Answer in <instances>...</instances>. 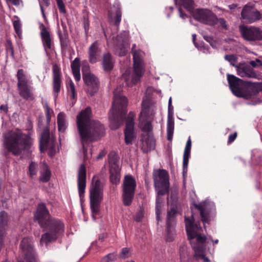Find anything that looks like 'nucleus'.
I'll use <instances>...</instances> for the list:
<instances>
[{"mask_svg": "<svg viewBox=\"0 0 262 262\" xmlns=\"http://www.w3.org/2000/svg\"><path fill=\"white\" fill-rule=\"evenodd\" d=\"M141 142V148L143 152L147 153L155 148L156 140L152 134H142Z\"/></svg>", "mask_w": 262, "mask_h": 262, "instance_id": "obj_24", "label": "nucleus"}, {"mask_svg": "<svg viewBox=\"0 0 262 262\" xmlns=\"http://www.w3.org/2000/svg\"><path fill=\"white\" fill-rule=\"evenodd\" d=\"M121 91L120 86L114 92V101L109 117L110 127L113 130L118 129L123 124L127 113V99L120 94Z\"/></svg>", "mask_w": 262, "mask_h": 262, "instance_id": "obj_4", "label": "nucleus"}, {"mask_svg": "<svg viewBox=\"0 0 262 262\" xmlns=\"http://www.w3.org/2000/svg\"><path fill=\"white\" fill-rule=\"evenodd\" d=\"M181 4L187 10H190L193 7V0H180Z\"/></svg>", "mask_w": 262, "mask_h": 262, "instance_id": "obj_47", "label": "nucleus"}, {"mask_svg": "<svg viewBox=\"0 0 262 262\" xmlns=\"http://www.w3.org/2000/svg\"><path fill=\"white\" fill-rule=\"evenodd\" d=\"M225 59L228 61L230 64L233 67L237 66V65L235 64V62L237 61V58L235 56V55H226L225 56Z\"/></svg>", "mask_w": 262, "mask_h": 262, "instance_id": "obj_49", "label": "nucleus"}, {"mask_svg": "<svg viewBox=\"0 0 262 262\" xmlns=\"http://www.w3.org/2000/svg\"><path fill=\"white\" fill-rule=\"evenodd\" d=\"M40 10H41V14H42V17H43V19L45 21H47V17L45 15V11L43 10V7L41 6V7H40Z\"/></svg>", "mask_w": 262, "mask_h": 262, "instance_id": "obj_62", "label": "nucleus"}, {"mask_svg": "<svg viewBox=\"0 0 262 262\" xmlns=\"http://www.w3.org/2000/svg\"><path fill=\"white\" fill-rule=\"evenodd\" d=\"M77 182L79 195L81 200L84 197L86 187V168L83 164H81L79 168Z\"/></svg>", "mask_w": 262, "mask_h": 262, "instance_id": "obj_22", "label": "nucleus"}, {"mask_svg": "<svg viewBox=\"0 0 262 262\" xmlns=\"http://www.w3.org/2000/svg\"><path fill=\"white\" fill-rule=\"evenodd\" d=\"M0 110L4 111L5 112L8 111V107L6 105H2L0 106Z\"/></svg>", "mask_w": 262, "mask_h": 262, "instance_id": "obj_64", "label": "nucleus"}, {"mask_svg": "<svg viewBox=\"0 0 262 262\" xmlns=\"http://www.w3.org/2000/svg\"><path fill=\"white\" fill-rule=\"evenodd\" d=\"M135 114L130 112L129 113L126 119V127L124 130L125 143L127 145L132 144L133 140L135 138L134 133V118Z\"/></svg>", "mask_w": 262, "mask_h": 262, "instance_id": "obj_18", "label": "nucleus"}, {"mask_svg": "<svg viewBox=\"0 0 262 262\" xmlns=\"http://www.w3.org/2000/svg\"><path fill=\"white\" fill-rule=\"evenodd\" d=\"M103 186L99 180L93 179V182L90 189V199L91 209L94 217L99 214L100 203L103 199Z\"/></svg>", "mask_w": 262, "mask_h": 262, "instance_id": "obj_7", "label": "nucleus"}, {"mask_svg": "<svg viewBox=\"0 0 262 262\" xmlns=\"http://www.w3.org/2000/svg\"><path fill=\"white\" fill-rule=\"evenodd\" d=\"M53 71V91L54 96L57 97L60 92L61 87V74L60 69L56 64H54L52 67Z\"/></svg>", "mask_w": 262, "mask_h": 262, "instance_id": "obj_20", "label": "nucleus"}, {"mask_svg": "<svg viewBox=\"0 0 262 262\" xmlns=\"http://www.w3.org/2000/svg\"><path fill=\"white\" fill-rule=\"evenodd\" d=\"M10 216L4 210L0 212V236L5 237L9 228Z\"/></svg>", "mask_w": 262, "mask_h": 262, "instance_id": "obj_27", "label": "nucleus"}, {"mask_svg": "<svg viewBox=\"0 0 262 262\" xmlns=\"http://www.w3.org/2000/svg\"><path fill=\"white\" fill-rule=\"evenodd\" d=\"M76 124L84 152L86 151L84 143L97 141L104 135V126L92 119L90 107H87L77 115Z\"/></svg>", "mask_w": 262, "mask_h": 262, "instance_id": "obj_1", "label": "nucleus"}, {"mask_svg": "<svg viewBox=\"0 0 262 262\" xmlns=\"http://www.w3.org/2000/svg\"><path fill=\"white\" fill-rule=\"evenodd\" d=\"M155 114V106L154 103L149 99H144L142 103V111L139 117L140 123L148 120H154Z\"/></svg>", "mask_w": 262, "mask_h": 262, "instance_id": "obj_14", "label": "nucleus"}, {"mask_svg": "<svg viewBox=\"0 0 262 262\" xmlns=\"http://www.w3.org/2000/svg\"><path fill=\"white\" fill-rule=\"evenodd\" d=\"M43 228L48 231L42 234L40 243L41 244L45 243L48 246L49 243L55 241L64 232V225L61 220L52 217Z\"/></svg>", "mask_w": 262, "mask_h": 262, "instance_id": "obj_6", "label": "nucleus"}, {"mask_svg": "<svg viewBox=\"0 0 262 262\" xmlns=\"http://www.w3.org/2000/svg\"><path fill=\"white\" fill-rule=\"evenodd\" d=\"M194 218L192 216V219L185 217L186 230L188 240L196 253L195 256L200 257L203 262H210L209 259L206 257L203 253L205 249V243L207 237L205 235H201L198 233V231L202 230V227L197 224L194 223Z\"/></svg>", "mask_w": 262, "mask_h": 262, "instance_id": "obj_3", "label": "nucleus"}, {"mask_svg": "<svg viewBox=\"0 0 262 262\" xmlns=\"http://www.w3.org/2000/svg\"><path fill=\"white\" fill-rule=\"evenodd\" d=\"M83 24L85 30V33L88 34L90 29V20L89 17V12L84 10L83 12Z\"/></svg>", "mask_w": 262, "mask_h": 262, "instance_id": "obj_39", "label": "nucleus"}, {"mask_svg": "<svg viewBox=\"0 0 262 262\" xmlns=\"http://www.w3.org/2000/svg\"><path fill=\"white\" fill-rule=\"evenodd\" d=\"M116 259V255L114 253H110L104 256L101 259V262H111L115 260Z\"/></svg>", "mask_w": 262, "mask_h": 262, "instance_id": "obj_48", "label": "nucleus"}, {"mask_svg": "<svg viewBox=\"0 0 262 262\" xmlns=\"http://www.w3.org/2000/svg\"><path fill=\"white\" fill-rule=\"evenodd\" d=\"M89 60L91 63H95L101 53V49L99 47L98 41L93 42L89 48Z\"/></svg>", "mask_w": 262, "mask_h": 262, "instance_id": "obj_28", "label": "nucleus"}, {"mask_svg": "<svg viewBox=\"0 0 262 262\" xmlns=\"http://www.w3.org/2000/svg\"><path fill=\"white\" fill-rule=\"evenodd\" d=\"M53 112L52 110L50 108V107L47 105L46 106V117L47 124H49L51 121V113Z\"/></svg>", "mask_w": 262, "mask_h": 262, "instance_id": "obj_52", "label": "nucleus"}, {"mask_svg": "<svg viewBox=\"0 0 262 262\" xmlns=\"http://www.w3.org/2000/svg\"><path fill=\"white\" fill-rule=\"evenodd\" d=\"M52 217L45 204L42 203L38 204L34 213V221L37 222L40 227L42 228L46 226Z\"/></svg>", "mask_w": 262, "mask_h": 262, "instance_id": "obj_13", "label": "nucleus"}, {"mask_svg": "<svg viewBox=\"0 0 262 262\" xmlns=\"http://www.w3.org/2000/svg\"><path fill=\"white\" fill-rule=\"evenodd\" d=\"M37 164L35 162H32L29 167V172L31 178H33V176L37 174Z\"/></svg>", "mask_w": 262, "mask_h": 262, "instance_id": "obj_46", "label": "nucleus"}, {"mask_svg": "<svg viewBox=\"0 0 262 262\" xmlns=\"http://www.w3.org/2000/svg\"><path fill=\"white\" fill-rule=\"evenodd\" d=\"M153 120H148L147 121H145L146 123L142 127V130L145 133V134H152V126L151 124V122Z\"/></svg>", "mask_w": 262, "mask_h": 262, "instance_id": "obj_45", "label": "nucleus"}, {"mask_svg": "<svg viewBox=\"0 0 262 262\" xmlns=\"http://www.w3.org/2000/svg\"><path fill=\"white\" fill-rule=\"evenodd\" d=\"M187 246L185 244L180 246L179 248L180 255L181 258H185L187 255Z\"/></svg>", "mask_w": 262, "mask_h": 262, "instance_id": "obj_50", "label": "nucleus"}, {"mask_svg": "<svg viewBox=\"0 0 262 262\" xmlns=\"http://www.w3.org/2000/svg\"><path fill=\"white\" fill-rule=\"evenodd\" d=\"M204 39L206 40L207 42H208L211 46H212V43L213 42V39L211 36H207V35H204L203 36Z\"/></svg>", "mask_w": 262, "mask_h": 262, "instance_id": "obj_60", "label": "nucleus"}, {"mask_svg": "<svg viewBox=\"0 0 262 262\" xmlns=\"http://www.w3.org/2000/svg\"><path fill=\"white\" fill-rule=\"evenodd\" d=\"M172 110L171 98H170L168 101V117L167 124V139L169 141L172 140L174 130V121L172 116L170 115V112Z\"/></svg>", "mask_w": 262, "mask_h": 262, "instance_id": "obj_29", "label": "nucleus"}, {"mask_svg": "<svg viewBox=\"0 0 262 262\" xmlns=\"http://www.w3.org/2000/svg\"><path fill=\"white\" fill-rule=\"evenodd\" d=\"M48 148L53 149L55 148L54 140L50 138V130L48 126H46L41 134L39 140V149L43 152Z\"/></svg>", "mask_w": 262, "mask_h": 262, "instance_id": "obj_19", "label": "nucleus"}, {"mask_svg": "<svg viewBox=\"0 0 262 262\" xmlns=\"http://www.w3.org/2000/svg\"><path fill=\"white\" fill-rule=\"evenodd\" d=\"M3 147L14 156L21 155L30 149L33 143L30 134H25L19 128L9 130L3 134Z\"/></svg>", "mask_w": 262, "mask_h": 262, "instance_id": "obj_2", "label": "nucleus"}, {"mask_svg": "<svg viewBox=\"0 0 262 262\" xmlns=\"http://www.w3.org/2000/svg\"><path fill=\"white\" fill-rule=\"evenodd\" d=\"M191 147V141L189 137L186 142L185 148L184 149L183 155V174L185 173H187L188 164L189 161V158L190 155V150Z\"/></svg>", "mask_w": 262, "mask_h": 262, "instance_id": "obj_32", "label": "nucleus"}, {"mask_svg": "<svg viewBox=\"0 0 262 262\" xmlns=\"http://www.w3.org/2000/svg\"><path fill=\"white\" fill-rule=\"evenodd\" d=\"M239 29L242 36L247 41H256L262 40V30L258 27L241 25Z\"/></svg>", "mask_w": 262, "mask_h": 262, "instance_id": "obj_11", "label": "nucleus"}, {"mask_svg": "<svg viewBox=\"0 0 262 262\" xmlns=\"http://www.w3.org/2000/svg\"><path fill=\"white\" fill-rule=\"evenodd\" d=\"M126 50L125 46L122 43L117 45L115 47L116 54L120 56H124L126 54Z\"/></svg>", "mask_w": 262, "mask_h": 262, "instance_id": "obj_44", "label": "nucleus"}, {"mask_svg": "<svg viewBox=\"0 0 262 262\" xmlns=\"http://www.w3.org/2000/svg\"><path fill=\"white\" fill-rule=\"evenodd\" d=\"M20 248L25 255V257L35 254L33 246L32 238H24L21 241Z\"/></svg>", "mask_w": 262, "mask_h": 262, "instance_id": "obj_26", "label": "nucleus"}, {"mask_svg": "<svg viewBox=\"0 0 262 262\" xmlns=\"http://www.w3.org/2000/svg\"><path fill=\"white\" fill-rule=\"evenodd\" d=\"M237 136V134L236 132L230 134L228 137V144H230L231 143H232L236 138Z\"/></svg>", "mask_w": 262, "mask_h": 262, "instance_id": "obj_56", "label": "nucleus"}, {"mask_svg": "<svg viewBox=\"0 0 262 262\" xmlns=\"http://www.w3.org/2000/svg\"><path fill=\"white\" fill-rule=\"evenodd\" d=\"M177 214V207L175 205H172L170 210L167 211L166 216L167 233L168 235H172L174 232Z\"/></svg>", "mask_w": 262, "mask_h": 262, "instance_id": "obj_21", "label": "nucleus"}, {"mask_svg": "<svg viewBox=\"0 0 262 262\" xmlns=\"http://www.w3.org/2000/svg\"><path fill=\"white\" fill-rule=\"evenodd\" d=\"M13 26L16 33L19 35L21 33V24L19 20H15Z\"/></svg>", "mask_w": 262, "mask_h": 262, "instance_id": "obj_53", "label": "nucleus"}, {"mask_svg": "<svg viewBox=\"0 0 262 262\" xmlns=\"http://www.w3.org/2000/svg\"><path fill=\"white\" fill-rule=\"evenodd\" d=\"M82 78L87 86V93L91 96H94L99 88L100 82L98 78L92 73L83 74Z\"/></svg>", "mask_w": 262, "mask_h": 262, "instance_id": "obj_17", "label": "nucleus"}, {"mask_svg": "<svg viewBox=\"0 0 262 262\" xmlns=\"http://www.w3.org/2000/svg\"><path fill=\"white\" fill-rule=\"evenodd\" d=\"M110 172V178L111 182L114 184H118L119 183L120 180L119 167H111Z\"/></svg>", "mask_w": 262, "mask_h": 262, "instance_id": "obj_36", "label": "nucleus"}, {"mask_svg": "<svg viewBox=\"0 0 262 262\" xmlns=\"http://www.w3.org/2000/svg\"><path fill=\"white\" fill-rule=\"evenodd\" d=\"M57 2V6L59 8V11L61 13H65L66 12V9L65 8L64 4L62 0H56Z\"/></svg>", "mask_w": 262, "mask_h": 262, "instance_id": "obj_54", "label": "nucleus"}, {"mask_svg": "<svg viewBox=\"0 0 262 262\" xmlns=\"http://www.w3.org/2000/svg\"><path fill=\"white\" fill-rule=\"evenodd\" d=\"M237 75L241 77L255 78L256 73L249 67L243 64L235 66Z\"/></svg>", "mask_w": 262, "mask_h": 262, "instance_id": "obj_31", "label": "nucleus"}, {"mask_svg": "<svg viewBox=\"0 0 262 262\" xmlns=\"http://www.w3.org/2000/svg\"><path fill=\"white\" fill-rule=\"evenodd\" d=\"M39 3H40V7H41V6H46V7H48L49 6L50 3V1L49 0H40L39 1Z\"/></svg>", "mask_w": 262, "mask_h": 262, "instance_id": "obj_59", "label": "nucleus"}, {"mask_svg": "<svg viewBox=\"0 0 262 262\" xmlns=\"http://www.w3.org/2000/svg\"><path fill=\"white\" fill-rule=\"evenodd\" d=\"M51 172L48 166L46 165L43 168V171L40 172L39 181L43 183H47L50 180Z\"/></svg>", "mask_w": 262, "mask_h": 262, "instance_id": "obj_38", "label": "nucleus"}, {"mask_svg": "<svg viewBox=\"0 0 262 262\" xmlns=\"http://www.w3.org/2000/svg\"><path fill=\"white\" fill-rule=\"evenodd\" d=\"M193 17L201 23L213 25L215 24L216 16L208 9H199L195 10L193 13Z\"/></svg>", "mask_w": 262, "mask_h": 262, "instance_id": "obj_15", "label": "nucleus"}, {"mask_svg": "<svg viewBox=\"0 0 262 262\" xmlns=\"http://www.w3.org/2000/svg\"><path fill=\"white\" fill-rule=\"evenodd\" d=\"M215 23H217L220 25V26L223 29L225 30L228 29V27L226 25V21L223 18H217L215 20Z\"/></svg>", "mask_w": 262, "mask_h": 262, "instance_id": "obj_55", "label": "nucleus"}, {"mask_svg": "<svg viewBox=\"0 0 262 262\" xmlns=\"http://www.w3.org/2000/svg\"><path fill=\"white\" fill-rule=\"evenodd\" d=\"M154 186L157 195H164L169 193V182L168 172L164 169H157L153 172Z\"/></svg>", "mask_w": 262, "mask_h": 262, "instance_id": "obj_9", "label": "nucleus"}, {"mask_svg": "<svg viewBox=\"0 0 262 262\" xmlns=\"http://www.w3.org/2000/svg\"><path fill=\"white\" fill-rule=\"evenodd\" d=\"M195 209L200 212L201 221L204 223H209L211 218L213 217V214L208 209V205L206 202H201L198 204H194Z\"/></svg>", "mask_w": 262, "mask_h": 262, "instance_id": "obj_23", "label": "nucleus"}, {"mask_svg": "<svg viewBox=\"0 0 262 262\" xmlns=\"http://www.w3.org/2000/svg\"><path fill=\"white\" fill-rule=\"evenodd\" d=\"M16 77L19 96L25 100L33 101L35 99L33 88L30 84L23 69L18 70Z\"/></svg>", "mask_w": 262, "mask_h": 262, "instance_id": "obj_8", "label": "nucleus"}, {"mask_svg": "<svg viewBox=\"0 0 262 262\" xmlns=\"http://www.w3.org/2000/svg\"><path fill=\"white\" fill-rule=\"evenodd\" d=\"M241 18L251 24L260 19L261 14L253 5L247 4L242 9Z\"/></svg>", "mask_w": 262, "mask_h": 262, "instance_id": "obj_16", "label": "nucleus"}, {"mask_svg": "<svg viewBox=\"0 0 262 262\" xmlns=\"http://www.w3.org/2000/svg\"><path fill=\"white\" fill-rule=\"evenodd\" d=\"M57 123L59 132L64 133L67 127L66 115L63 112L59 113L57 117Z\"/></svg>", "mask_w": 262, "mask_h": 262, "instance_id": "obj_35", "label": "nucleus"}, {"mask_svg": "<svg viewBox=\"0 0 262 262\" xmlns=\"http://www.w3.org/2000/svg\"><path fill=\"white\" fill-rule=\"evenodd\" d=\"M160 196V195H157L156 202V219L158 222H159L160 220V214L161 212V203L162 202V200H161Z\"/></svg>", "mask_w": 262, "mask_h": 262, "instance_id": "obj_40", "label": "nucleus"}, {"mask_svg": "<svg viewBox=\"0 0 262 262\" xmlns=\"http://www.w3.org/2000/svg\"><path fill=\"white\" fill-rule=\"evenodd\" d=\"M103 70L106 72L111 71L114 68V61L110 53L103 55L102 60Z\"/></svg>", "mask_w": 262, "mask_h": 262, "instance_id": "obj_34", "label": "nucleus"}, {"mask_svg": "<svg viewBox=\"0 0 262 262\" xmlns=\"http://www.w3.org/2000/svg\"><path fill=\"white\" fill-rule=\"evenodd\" d=\"M143 217V213L142 211L139 212L136 216V221L137 222H140L142 220Z\"/></svg>", "mask_w": 262, "mask_h": 262, "instance_id": "obj_61", "label": "nucleus"}, {"mask_svg": "<svg viewBox=\"0 0 262 262\" xmlns=\"http://www.w3.org/2000/svg\"><path fill=\"white\" fill-rule=\"evenodd\" d=\"M27 262H37L35 254L31 255L30 256L25 257Z\"/></svg>", "mask_w": 262, "mask_h": 262, "instance_id": "obj_57", "label": "nucleus"}, {"mask_svg": "<svg viewBox=\"0 0 262 262\" xmlns=\"http://www.w3.org/2000/svg\"><path fill=\"white\" fill-rule=\"evenodd\" d=\"M113 8L115 9V15L113 16L112 14H109V21L111 24L118 27L121 20V5L119 3L116 2L113 5Z\"/></svg>", "mask_w": 262, "mask_h": 262, "instance_id": "obj_30", "label": "nucleus"}, {"mask_svg": "<svg viewBox=\"0 0 262 262\" xmlns=\"http://www.w3.org/2000/svg\"><path fill=\"white\" fill-rule=\"evenodd\" d=\"M71 69L73 75L76 81L80 80L81 76L80 73V62L79 58H76L71 63Z\"/></svg>", "mask_w": 262, "mask_h": 262, "instance_id": "obj_33", "label": "nucleus"}, {"mask_svg": "<svg viewBox=\"0 0 262 262\" xmlns=\"http://www.w3.org/2000/svg\"><path fill=\"white\" fill-rule=\"evenodd\" d=\"M179 11L181 17L184 19L185 17H187V15L186 14L183 13L182 9L181 8L179 9Z\"/></svg>", "mask_w": 262, "mask_h": 262, "instance_id": "obj_63", "label": "nucleus"}, {"mask_svg": "<svg viewBox=\"0 0 262 262\" xmlns=\"http://www.w3.org/2000/svg\"><path fill=\"white\" fill-rule=\"evenodd\" d=\"M136 181L131 175H126L123 182L122 199L125 206H129L134 197Z\"/></svg>", "mask_w": 262, "mask_h": 262, "instance_id": "obj_10", "label": "nucleus"}, {"mask_svg": "<svg viewBox=\"0 0 262 262\" xmlns=\"http://www.w3.org/2000/svg\"><path fill=\"white\" fill-rule=\"evenodd\" d=\"M134 60V73L132 76V82L137 83L144 73L143 61L141 50H135L133 53Z\"/></svg>", "mask_w": 262, "mask_h": 262, "instance_id": "obj_12", "label": "nucleus"}, {"mask_svg": "<svg viewBox=\"0 0 262 262\" xmlns=\"http://www.w3.org/2000/svg\"><path fill=\"white\" fill-rule=\"evenodd\" d=\"M5 47L7 54L9 53L12 57H14V48L12 45V42L10 39H7L5 45Z\"/></svg>", "mask_w": 262, "mask_h": 262, "instance_id": "obj_43", "label": "nucleus"}, {"mask_svg": "<svg viewBox=\"0 0 262 262\" xmlns=\"http://www.w3.org/2000/svg\"><path fill=\"white\" fill-rule=\"evenodd\" d=\"M130 255V250L127 248H123L122 249L120 253V257L125 259L128 257H129Z\"/></svg>", "mask_w": 262, "mask_h": 262, "instance_id": "obj_51", "label": "nucleus"}, {"mask_svg": "<svg viewBox=\"0 0 262 262\" xmlns=\"http://www.w3.org/2000/svg\"><path fill=\"white\" fill-rule=\"evenodd\" d=\"M89 66L86 64L85 66H83L82 67V76H83V74H89L91 73V72H89Z\"/></svg>", "mask_w": 262, "mask_h": 262, "instance_id": "obj_58", "label": "nucleus"}, {"mask_svg": "<svg viewBox=\"0 0 262 262\" xmlns=\"http://www.w3.org/2000/svg\"><path fill=\"white\" fill-rule=\"evenodd\" d=\"M63 28V32H58V36L60 39V45L62 48L66 49L68 47V34L67 30V27L65 24H62Z\"/></svg>", "mask_w": 262, "mask_h": 262, "instance_id": "obj_37", "label": "nucleus"}, {"mask_svg": "<svg viewBox=\"0 0 262 262\" xmlns=\"http://www.w3.org/2000/svg\"><path fill=\"white\" fill-rule=\"evenodd\" d=\"M227 76L230 89L235 96L248 99L257 93L252 87V82L244 81L233 75L228 74Z\"/></svg>", "mask_w": 262, "mask_h": 262, "instance_id": "obj_5", "label": "nucleus"}, {"mask_svg": "<svg viewBox=\"0 0 262 262\" xmlns=\"http://www.w3.org/2000/svg\"><path fill=\"white\" fill-rule=\"evenodd\" d=\"M67 87L68 92L71 94V95H70L71 98L72 99H74L76 96V92L74 83L72 81V80H70L69 81Z\"/></svg>", "mask_w": 262, "mask_h": 262, "instance_id": "obj_41", "label": "nucleus"}, {"mask_svg": "<svg viewBox=\"0 0 262 262\" xmlns=\"http://www.w3.org/2000/svg\"><path fill=\"white\" fill-rule=\"evenodd\" d=\"M108 160L110 163L112 165L111 167H119L117 165L118 161V156L114 152H111L108 155Z\"/></svg>", "mask_w": 262, "mask_h": 262, "instance_id": "obj_42", "label": "nucleus"}, {"mask_svg": "<svg viewBox=\"0 0 262 262\" xmlns=\"http://www.w3.org/2000/svg\"><path fill=\"white\" fill-rule=\"evenodd\" d=\"M39 29L40 30L41 39L45 50L46 51L51 50L53 41L51 38L50 32L42 23L39 24Z\"/></svg>", "mask_w": 262, "mask_h": 262, "instance_id": "obj_25", "label": "nucleus"}]
</instances>
